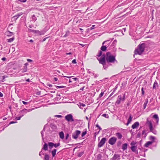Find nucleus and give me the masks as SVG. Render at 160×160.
<instances>
[{
  "mask_svg": "<svg viewBox=\"0 0 160 160\" xmlns=\"http://www.w3.org/2000/svg\"><path fill=\"white\" fill-rule=\"evenodd\" d=\"M154 134H156L157 133V131L155 129H154L152 132Z\"/></svg>",
  "mask_w": 160,
  "mask_h": 160,
  "instance_id": "nucleus-61",
  "label": "nucleus"
},
{
  "mask_svg": "<svg viewBox=\"0 0 160 160\" xmlns=\"http://www.w3.org/2000/svg\"><path fill=\"white\" fill-rule=\"evenodd\" d=\"M110 41V40H108L103 42L102 43V45H104V44L106 43L107 42H109Z\"/></svg>",
  "mask_w": 160,
  "mask_h": 160,
  "instance_id": "nucleus-58",
  "label": "nucleus"
},
{
  "mask_svg": "<svg viewBox=\"0 0 160 160\" xmlns=\"http://www.w3.org/2000/svg\"><path fill=\"white\" fill-rule=\"evenodd\" d=\"M132 114H129V118L128 119V121L130 122L132 120Z\"/></svg>",
  "mask_w": 160,
  "mask_h": 160,
  "instance_id": "nucleus-36",
  "label": "nucleus"
},
{
  "mask_svg": "<svg viewBox=\"0 0 160 160\" xmlns=\"http://www.w3.org/2000/svg\"><path fill=\"white\" fill-rule=\"evenodd\" d=\"M32 21L33 22H35L37 20V18L35 15L33 14L32 17Z\"/></svg>",
  "mask_w": 160,
  "mask_h": 160,
  "instance_id": "nucleus-32",
  "label": "nucleus"
},
{
  "mask_svg": "<svg viewBox=\"0 0 160 160\" xmlns=\"http://www.w3.org/2000/svg\"><path fill=\"white\" fill-rule=\"evenodd\" d=\"M69 137V134L68 133H67L66 135L65 139L66 140H67L68 139L69 141H68L66 142V143H68L69 142V141H70L71 140V138H68Z\"/></svg>",
  "mask_w": 160,
  "mask_h": 160,
  "instance_id": "nucleus-17",
  "label": "nucleus"
},
{
  "mask_svg": "<svg viewBox=\"0 0 160 160\" xmlns=\"http://www.w3.org/2000/svg\"><path fill=\"white\" fill-rule=\"evenodd\" d=\"M51 127L53 129H56L57 128L56 126L54 124L52 125L51 126Z\"/></svg>",
  "mask_w": 160,
  "mask_h": 160,
  "instance_id": "nucleus-50",
  "label": "nucleus"
},
{
  "mask_svg": "<svg viewBox=\"0 0 160 160\" xmlns=\"http://www.w3.org/2000/svg\"><path fill=\"white\" fill-rule=\"evenodd\" d=\"M49 148L50 149H52L53 147L54 146V143L52 142H49L48 143Z\"/></svg>",
  "mask_w": 160,
  "mask_h": 160,
  "instance_id": "nucleus-30",
  "label": "nucleus"
},
{
  "mask_svg": "<svg viewBox=\"0 0 160 160\" xmlns=\"http://www.w3.org/2000/svg\"><path fill=\"white\" fill-rule=\"evenodd\" d=\"M104 93V91H102L100 93V94H99V97L98 98H101L103 95Z\"/></svg>",
  "mask_w": 160,
  "mask_h": 160,
  "instance_id": "nucleus-43",
  "label": "nucleus"
},
{
  "mask_svg": "<svg viewBox=\"0 0 160 160\" xmlns=\"http://www.w3.org/2000/svg\"><path fill=\"white\" fill-rule=\"evenodd\" d=\"M137 146H132L131 147V149L132 151L136 153L137 154L138 153V151L137 149Z\"/></svg>",
  "mask_w": 160,
  "mask_h": 160,
  "instance_id": "nucleus-12",
  "label": "nucleus"
},
{
  "mask_svg": "<svg viewBox=\"0 0 160 160\" xmlns=\"http://www.w3.org/2000/svg\"><path fill=\"white\" fill-rule=\"evenodd\" d=\"M126 83H127V82L124 81L122 83V86H125Z\"/></svg>",
  "mask_w": 160,
  "mask_h": 160,
  "instance_id": "nucleus-60",
  "label": "nucleus"
},
{
  "mask_svg": "<svg viewBox=\"0 0 160 160\" xmlns=\"http://www.w3.org/2000/svg\"><path fill=\"white\" fill-rule=\"evenodd\" d=\"M120 159V156L118 154H115L112 158V160H119Z\"/></svg>",
  "mask_w": 160,
  "mask_h": 160,
  "instance_id": "nucleus-11",
  "label": "nucleus"
},
{
  "mask_svg": "<svg viewBox=\"0 0 160 160\" xmlns=\"http://www.w3.org/2000/svg\"><path fill=\"white\" fill-rule=\"evenodd\" d=\"M23 13L22 12L18 13L17 15L13 16L12 18H13L15 20H16Z\"/></svg>",
  "mask_w": 160,
  "mask_h": 160,
  "instance_id": "nucleus-15",
  "label": "nucleus"
},
{
  "mask_svg": "<svg viewBox=\"0 0 160 160\" xmlns=\"http://www.w3.org/2000/svg\"><path fill=\"white\" fill-rule=\"evenodd\" d=\"M141 136V133L139 132L138 133L136 137L137 138H139Z\"/></svg>",
  "mask_w": 160,
  "mask_h": 160,
  "instance_id": "nucleus-64",
  "label": "nucleus"
},
{
  "mask_svg": "<svg viewBox=\"0 0 160 160\" xmlns=\"http://www.w3.org/2000/svg\"><path fill=\"white\" fill-rule=\"evenodd\" d=\"M102 156L101 154H98L96 157V160H102Z\"/></svg>",
  "mask_w": 160,
  "mask_h": 160,
  "instance_id": "nucleus-26",
  "label": "nucleus"
},
{
  "mask_svg": "<svg viewBox=\"0 0 160 160\" xmlns=\"http://www.w3.org/2000/svg\"><path fill=\"white\" fill-rule=\"evenodd\" d=\"M27 0H17L16 1L17 3H20V2H26Z\"/></svg>",
  "mask_w": 160,
  "mask_h": 160,
  "instance_id": "nucleus-38",
  "label": "nucleus"
},
{
  "mask_svg": "<svg viewBox=\"0 0 160 160\" xmlns=\"http://www.w3.org/2000/svg\"><path fill=\"white\" fill-rule=\"evenodd\" d=\"M80 133L81 131H80L78 130H76L72 134V138L75 139L77 138L78 135L80 134Z\"/></svg>",
  "mask_w": 160,
  "mask_h": 160,
  "instance_id": "nucleus-6",
  "label": "nucleus"
},
{
  "mask_svg": "<svg viewBox=\"0 0 160 160\" xmlns=\"http://www.w3.org/2000/svg\"><path fill=\"white\" fill-rule=\"evenodd\" d=\"M120 102H121L118 99H117V101H116V102H115V105H117L119 104L120 103Z\"/></svg>",
  "mask_w": 160,
  "mask_h": 160,
  "instance_id": "nucleus-44",
  "label": "nucleus"
},
{
  "mask_svg": "<svg viewBox=\"0 0 160 160\" xmlns=\"http://www.w3.org/2000/svg\"><path fill=\"white\" fill-rule=\"evenodd\" d=\"M102 116L106 118H108V115L107 114H104L102 115Z\"/></svg>",
  "mask_w": 160,
  "mask_h": 160,
  "instance_id": "nucleus-49",
  "label": "nucleus"
},
{
  "mask_svg": "<svg viewBox=\"0 0 160 160\" xmlns=\"http://www.w3.org/2000/svg\"><path fill=\"white\" fill-rule=\"evenodd\" d=\"M116 44L115 43H114L113 42H112V44H111V45L110 46V47H113L114 48Z\"/></svg>",
  "mask_w": 160,
  "mask_h": 160,
  "instance_id": "nucleus-51",
  "label": "nucleus"
},
{
  "mask_svg": "<svg viewBox=\"0 0 160 160\" xmlns=\"http://www.w3.org/2000/svg\"><path fill=\"white\" fill-rule=\"evenodd\" d=\"M59 136L60 138L62 139H63L64 137L63 132L62 131L60 132L59 133Z\"/></svg>",
  "mask_w": 160,
  "mask_h": 160,
  "instance_id": "nucleus-25",
  "label": "nucleus"
},
{
  "mask_svg": "<svg viewBox=\"0 0 160 160\" xmlns=\"http://www.w3.org/2000/svg\"><path fill=\"white\" fill-rule=\"evenodd\" d=\"M72 63H74V64L76 63L77 62H76V60L75 59H74L72 61Z\"/></svg>",
  "mask_w": 160,
  "mask_h": 160,
  "instance_id": "nucleus-63",
  "label": "nucleus"
},
{
  "mask_svg": "<svg viewBox=\"0 0 160 160\" xmlns=\"http://www.w3.org/2000/svg\"><path fill=\"white\" fill-rule=\"evenodd\" d=\"M99 63L102 64L103 65V68L104 69L107 68L108 67V65H106L107 62L105 60V54H103L102 57L99 59H98Z\"/></svg>",
  "mask_w": 160,
  "mask_h": 160,
  "instance_id": "nucleus-3",
  "label": "nucleus"
},
{
  "mask_svg": "<svg viewBox=\"0 0 160 160\" xmlns=\"http://www.w3.org/2000/svg\"><path fill=\"white\" fill-rule=\"evenodd\" d=\"M96 127H97L98 128L100 131L102 129V128L98 124H96Z\"/></svg>",
  "mask_w": 160,
  "mask_h": 160,
  "instance_id": "nucleus-59",
  "label": "nucleus"
},
{
  "mask_svg": "<svg viewBox=\"0 0 160 160\" xmlns=\"http://www.w3.org/2000/svg\"><path fill=\"white\" fill-rule=\"evenodd\" d=\"M56 88H64L66 87L63 86H56Z\"/></svg>",
  "mask_w": 160,
  "mask_h": 160,
  "instance_id": "nucleus-48",
  "label": "nucleus"
},
{
  "mask_svg": "<svg viewBox=\"0 0 160 160\" xmlns=\"http://www.w3.org/2000/svg\"><path fill=\"white\" fill-rule=\"evenodd\" d=\"M145 130H143L142 131V135H144V134H145V137H146V136H147V134L146 133H145Z\"/></svg>",
  "mask_w": 160,
  "mask_h": 160,
  "instance_id": "nucleus-55",
  "label": "nucleus"
},
{
  "mask_svg": "<svg viewBox=\"0 0 160 160\" xmlns=\"http://www.w3.org/2000/svg\"><path fill=\"white\" fill-rule=\"evenodd\" d=\"M55 117L59 118H61L63 117V116L61 115H55L54 116Z\"/></svg>",
  "mask_w": 160,
  "mask_h": 160,
  "instance_id": "nucleus-57",
  "label": "nucleus"
},
{
  "mask_svg": "<svg viewBox=\"0 0 160 160\" xmlns=\"http://www.w3.org/2000/svg\"><path fill=\"white\" fill-rule=\"evenodd\" d=\"M84 153V152L82 151V152H79L78 155V157H81Z\"/></svg>",
  "mask_w": 160,
  "mask_h": 160,
  "instance_id": "nucleus-41",
  "label": "nucleus"
},
{
  "mask_svg": "<svg viewBox=\"0 0 160 160\" xmlns=\"http://www.w3.org/2000/svg\"><path fill=\"white\" fill-rule=\"evenodd\" d=\"M69 34H70L69 31H67V32H66L65 34L64 35L63 37L65 38V37H66L68 36L69 35Z\"/></svg>",
  "mask_w": 160,
  "mask_h": 160,
  "instance_id": "nucleus-37",
  "label": "nucleus"
},
{
  "mask_svg": "<svg viewBox=\"0 0 160 160\" xmlns=\"http://www.w3.org/2000/svg\"><path fill=\"white\" fill-rule=\"evenodd\" d=\"M125 94H124L122 97L121 95H119L118 97V99L121 101H124L125 100Z\"/></svg>",
  "mask_w": 160,
  "mask_h": 160,
  "instance_id": "nucleus-13",
  "label": "nucleus"
},
{
  "mask_svg": "<svg viewBox=\"0 0 160 160\" xmlns=\"http://www.w3.org/2000/svg\"><path fill=\"white\" fill-rule=\"evenodd\" d=\"M146 88H144V87H142V88L141 90L142 92V96H143L145 94V90H146Z\"/></svg>",
  "mask_w": 160,
  "mask_h": 160,
  "instance_id": "nucleus-34",
  "label": "nucleus"
},
{
  "mask_svg": "<svg viewBox=\"0 0 160 160\" xmlns=\"http://www.w3.org/2000/svg\"><path fill=\"white\" fill-rule=\"evenodd\" d=\"M34 108H31L29 109H27L25 108H24L22 110L20 111V112L22 113V114H25L27 113L28 112H29L31 111L32 110L34 109Z\"/></svg>",
  "mask_w": 160,
  "mask_h": 160,
  "instance_id": "nucleus-8",
  "label": "nucleus"
},
{
  "mask_svg": "<svg viewBox=\"0 0 160 160\" xmlns=\"http://www.w3.org/2000/svg\"><path fill=\"white\" fill-rule=\"evenodd\" d=\"M127 143H125L124 144H123L122 146V149H123V151L127 149Z\"/></svg>",
  "mask_w": 160,
  "mask_h": 160,
  "instance_id": "nucleus-23",
  "label": "nucleus"
},
{
  "mask_svg": "<svg viewBox=\"0 0 160 160\" xmlns=\"http://www.w3.org/2000/svg\"><path fill=\"white\" fill-rule=\"evenodd\" d=\"M58 95L59 96L57 97L56 98H55V99L57 100H60L61 99V98L60 97V95Z\"/></svg>",
  "mask_w": 160,
  "mask_h": 160,
  "instance_id": "nucleus-54",
  "label": "nucleus"
},
{
  "mask_svg": "<svg viewBox=\"0 0 160 160\" xmlns=\"http://www.w3.org/2000/svg\"><path fill=\"white\" fill-rule=\"evenodd\" d=\"M65 118L68 122H73L74 121L73 116L71 114H69L66 115L65 117Z\"/></svg>",
  "mask_w": 160,
  "mask_h": 160,
  "instance_id": "nucleus-4",
  "label": "nucleus"
},
{
  "mask_svg": "<svg viewBox=\"0 0 160 160\" xmlns=\"http://www.w3.org/2000/svg\"><path fill=\"white\" fill-rule=\"evenodd\" d=\"M153 118L156 119V122L157 124H158L159 119L158 115L156 114L154 115L153 116Z\"/></svg>",
  "mask_w": 160,
  "mask_h": 160,
  "instance_id": "nucleus-21",
  "label": "nucleus"
},
{
  "mask_svg": "<svg viewBox=\"0 0 160 160\" xmlns=\"http://www.w3.org/2000/svg\"><path fill=\"white\" fill-rule=\"evenodd\" d=\"M28 30L31 32H37V33H38L40 34V35H43L44 34V32H40L38 30H32V29H28Z\"/></svg>",
  "mask_w": 160,
  "mask_h": 160,
  "instance_id": "nucleus-10",
  "label": "nucleus"
},
{
  "mask_svg": "<svg viewBox=\"0 0 160 160\" xmlns=\"http://www.w3.org/2000/svg\"><path fill=\"white\" fill-rule=\"evenodd\" d=\"M14 39H15L14 37H12L11 38H9L8 39H7V41L8 42H12L14 40Z\"/></svg>",
  "mask_w": 160,
  "mask_h": 160,
  "instance_id": "nucleus-35",
  "label": "nucleus"
},
{
  "mask_svg": "<svg viewBox=\"0 0 160 160\" xmlns=\"http://www.w3.org/2000/svg\"><path fill=\"white\" fill-rule=\"evenodd\" d=\"M110 43V42H109L108 45H102L100 48L101 50L102 51H106L107 50V48L109 46Z\"/></svg>",
  "mask_w": 160,
  "mask_h": 160,
  "instance_id": "nucleus-9",
  "label": "nucleus"
},
{
  "mask_svg": "<svg viewBox=\"0 0 160 160\" xmlns=\"http://www.w3.org/2000/svg\"><path fill=\"white\" fill-rule=\"evenodd\" d=\"M57 152V149H53L51 152L52 154V157H55V156L56 155V152Z\"/></svg>",
  "mask_w": 160,
  "mask_h": 160,
  "instance_id": "nucleus-22",
  "label": "nucleus"
},
{
  "mask_svg": "<svg viewBox=\"0 0 160 160\" xmlns=\"http://www.w3.org/2000/svg\"><path fill=\"white\" fill-rule=\"evenodd\" d=\"M49 155L47 153H45L44 157V160H49Z\"/></svg>",
  "mask_w": 160,
  "mask_h": 160,
  "instance_id": "nucleus-28",
  "label": "nucleus"
},
{
  "mask_svg": "<svg viewBox=\"0 0 160 160\" xmlns=\"http://www.w3.org/2000/svg\"><path fill=\"white\" fill-rule=\"evenodd\" d=\"M115 135L118 137V139H121L122 137L121 133L119 132L116 133Z\"/></svg>",
  "mask_w": 160,
  "mask_h": 160,
  "instance_id": "nucleus-20",
  "label": "nucleus"
},
{
  "mask_svg": "<svg viewBox=\"0 0 160 160\" xmlns=\"http://www.w3.org/2000/svg\"><path fill=\"white\" fill-rule=\"evenodd\" d=\"M54 146L55 148H56L57 147H58V146H59L60 145V142H58L57 143H55V144L54 143Z\"/></svg>",
  "mask_w": 160,
  "mask_h": 160,
  "instance_id": "nucleus-45",
  "label": "nucleus"
},
{
  "mask_svg": "<svg viewBox=\"0 0 160 160\" xmlns=\"http://www.w3.org/2000/svg\"><path fill=\"white\" fill-rule=\"evenodd\" d=\"M137 142L133 141L132 142L130 143V145L132 146H135V145L137 143Z\"/></svg>",
  "mask_w": 160,
  "mask_h": 160,
  "instance_id": "nucleus-40",
  "label": "nucleus"
},
{
  "mask_svg": "<svg viewBox=\"0 0 160 160\" xmlns=\"http://www.w3.org/2000/svg\"><path fill=\"white\" fill-rule=\"evenodd\" d=\"M8 77V76H6V75H4V76H2V80H3L2 81V82H3L4 80V79L6 78H7Z\"/></svg>",
  "mask_w": 160,
  "mask_h": 160,
  "instance_id": "nucleus-56",
  "label": "nucleus"
},
{
  "mask_svg": "<svg viewBox=\"0 0 160 160\" xmlns=\"http://www.w3.org/2000/svg\"><path fill=\"white\" fill-rule=\"evenodd\" d=\"M147 122L149 127L152 126V122L151 121L149 120L148 118H147Z\"/></svg>",
  "mask_w": 160,
  "mask_h": 160,
  "instance_id": "nucleus-24",
  "label": "nucleus"
},
{
  "mask_svg": "<svg viewBox=\"0 0 160 160\" xmlns=\"http://www.w3.org/2000/svg\"><path fill=\"white\" fill-rule=\"evenodd\" d=\"M44 132L43 131H41V134L42 137V140H43L44 138H43V136H44Z\"/></svg>",
  "mask_w": 160,
  "mask_h": 160,
  "instance_id": "nucleus-53",
  "label": "nucleus"
},
{
  "mask_svg": "<svg viewBox=\"0 0 160 160\" xmlns=\"http://www.w3.org/2000/svg\"><path fill=\"white\" fill-rule=\"evenodd\" d=\"M158 87V84L157 81H155L153 86V89H156Z\"/></svg>",
  "mask_w": 160,
  "mask_h": 160,
  "instance_id": "nucleus-16",
  "label": "nucleus"
},
{
  "mask_svg": "<svg viewBox=\"0 0 160 160\" xmlns=\"http://www.w3.org/2000/svg\"><path fill=\"white\" fill-rule=\"evenodd\" d=\"M115 55H112L110 52H107L105 55V60L108 63H113L115 61L117 62V61L115 59Z\"/></svg>",
  "mask_w": 160,
  "mask_h": 160,
  "instance_id": "nucleus-1",
  "label": "nucleus"
},
{
  "mask_svg": "<svg viewBox=\"0 0 160 160\" xmlns=\"http://www.w3.org/2000/svg\"><path fill=\"white\" fill-rule=\"evenodd\" d=\"M85 131L83 132L82 134V137H84L86 134V133H87V129H85Z\"/></svg>",
  "mask_w": 160,
  "mask_h": 160,
  "instance_id": "nucleus-39",
  "label": "nucleus"
},
{
  "mask_svg": "<svg viewBox=\"0 0 160 160\" xmlns=\"http://www.w3.org/2000/svg\"><path fill=\"white\" fill-rule=\"evenodd\" d=\"M99 132L100 130H99V131H98V132H96L94 133V137L95 139L96 138V136L99 133Z\"/></svg>",
  "mask_w": 160,
  "mask_h": 160,
  "instance_id": "nucleus-47",
  "label": "nucleus"
},
{
  "mask_svg": "<svg viewBox=\"0 0 160 160\" xmlns=\"http://www.w3.org/2000/svg\"><path fill=\"white\" fill-rule=\"evenodd\" d=\"M146 46V44L144 43H140L138 46V48L134 51V54L141 55L144 52Z\"/></svg>",
  "mask_w": 160,
  "mask_h": 160,
  "instance_id": "nucleus-2",
  "label": "nucleus"
},
{
  "mask_svg": "<svg viewBox=\"0 0 160 160\" xmlns=\"http://www.w3.org/2000/svg\"><path fill=\"white\" fill-rule=\"evenodd\" d=\"M117 138L114 137L110 138L108 141V143L111 145H113L115 144Z\"/></svg>",
  "mask_w": 160,
  "mask_h": 160,
  "instance_id": "nucleus-5",
  "label": "nucleus"
},
{
  "mask_svg": "<svg viewBox=\"0 0 160 160\" xmlns=\"http://www.w3.org/2000/svg\"><path fill=\"white\" fill-rule=\"evenodd\" d=\"M22 72H26L27 71V67L26 66L24 65V66H23V68L22 69Z\"/></svg>",
  "mask_w": 160,
  "mask_h": 160,
  "instance_id": "nucleus-33",
  "label": "nucleus"
},
{
  "mask_svg": "<svg viewBox=\"0 0 160 160\" xmlns=\"http://www.w3.org/2000/svg\"><path fill=\"white\" fill-rule=\"evenodd\" d=\"M152 142L148 141L144 145V146L145 147H148L149 145L152 144Z\"/></svg>",
  "mask_w": 160,
  "mask_h": 160,
  "instance_id": "nucleus-27",
  "label": "nucleus"
},
{
  "mask_svg": "<svg viewBox=\"0 0 160 160\" xmlns=\"http://www.w3.org/2000/svg\"><path fill=\"white\" fill-rule=\"evenodd\" d=\"M121 144V142L120 141H118L117 143V146L118 147H119Z\"/></svg>",
  "mask_w": 160,
  "mask_h": 160,
  "instance_id": "nucleus-52",
  "label": "nucleus"
},
{
  "mask_svg": "<svg viewBox=\"0 0 160 160\" xmlns=\"http://www.w3.org/2000/svg\"><path fill=\"white\" fill-rule=\"evenodd\" d=\"M150 131L151 132H152V131H153V130L154 129L153 128L152 126V127H149Z\"/></svg>",
  "mask_w": 160,
  "mask_h": 160,
  "instance_id": "nucleus-62",
  "label": "nucleus"
},
{
  "mask_svg": "<svg viewBox=\"0 0 160 160\" xmlns=\"http://www.w3.org/2000/svg\"><path fill=\"white\" fill-rule=\"evenodd\" d=\"M13 32H11L9 31H7L5 32L6 34L8 36H11L13 35Z\"/></svg>",
  "mask_w": 160,
  "mask_h": 160,
  "instance_id": "nucleus-18",
  "label": "nucleus"
},
{
  "mask_svg": "<svg viewBox=\"0 0 160 160\" xmlns=\"http://www.w3.org/2000/svg\"><path fill=\"white\" fill-rule=\"evenodd\" d=\"M42 150H44L45 151L47 150H48V145L47 144L46 142L44 143L43 148L42 149Z\"/></svg>",
  "mask_w": 160,
  "mask_h": 160,
  "instance_id": "nucleus-19",
  "label": "nucleus"
},
{
  "mask_svg": "<svg viewBox=\"0 0 160 160\" xmlns=\"http://www.w3.org/2000/svg\"><path fill=\"white\" fill-rule=\"evenodd\" d=\"M102 50L100 51L99 52L98 54L97 55V56L98 57L101 56L102 54Z\"/></svg>",
  "mask_w": 160,
  "mask_h": 160,
  "instance_id": "nucleus-42",
  "label": "nucleus"
},
{
  "mask_svg": "<svg viewBox=\"0 0 160 160\" xmlns=\"http://www.w3.org/2000/svg\"><path fill=\"white\" fill-rule=\"evenodd\" d=\"M24 115V114H22V116H20L16 117V118H15V119H16L17 120H19L21 118V117H22Z\"/></svg>",
  "mask_w": 160,
  "mask_h": 160,
  "instance_id": "nucleus-46",
  "label": "nucleus"
},
{
  "mask_svg": "<svg viewBox=\"0 0 160 160\" xmlns=\"http://www.w3.org/2000/svg\"><path fill=\"white\" fill-rule=\"evenodd\" d=\"M156 138L153 136H151L150 137L149 139L151 140V142H152V143L155 142Z\"/></svg>",
  "mask_w": 160,
  "mask_h": 160,
  "instance_id": "nucleus-29",
  "label": "nucleus"
},
{
  "mask_svg": "<svg viewBox=\"0 0 160 160\" xmlns=\"http://www.w3.org/2000/svg\"><path fill=\"white\" fill-rule=\"evenodd\" d=\"M139 123L138 122H136L132 126V128L133 129L136 128L139 126Z\"/></svg>",
  "mask_w": 160,
  "mask_h": 160,
  "instance_id": "nucleus-14",
  "label": "nucleus"
},
{
  "mask_svg": "<svg viewBox=\"0 0 160 160\" xmlns=\"http://www.w3.org/2000/svg\"><path fill=\"white\" fill-rule=\"evenodd\" d=\"M106 140V139L105 138H102L98 144V147L100 148L102 147L105 144Z\"/></svg>",
  "mask_w": 160,
  "mask_h": 160,
  "instance_id": "nucleus-7",
  "label": "nucleus"
},
{
  "mask_svg": "<svg viewBox=\"0 0 160 160\" xmlns=\"http://www.w3.org/2000/svg\"><path fill=\"white\" fill-rule=\"evenodd\" d=\"M78 105L80 108L82 109H83V107H84L85 106V105L84 104L81 102H79Z\"/></svg>",
  "mask_w": 160,
  "mask_h": 160,
  "instance_id": "nucleus-31",
  "label": "nucleus"
}]
</instances>
